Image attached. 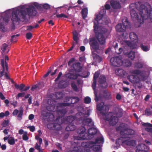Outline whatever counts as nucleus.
<instances>
[{"label":"nucleus","mask_w":152,"mask_h":152,"mask_svg":"<svg viewBox=\"0 0 152 152\" xmlns=\"http://www.w3.org/2000/svg\"><path fill=\"white\" fill-rule=\"evenodd\" d=\"M26 37L27 39H30L32 37V34L31 32L28 33L26 34Z\"/></svg>","instance_id":"nucleus-57"},{"label":"nucleus","mask_w":152,"mask_h":152,"mask_svg":"<svg viewBox=\"0 0 152 152\" xmlns=\"http://www.w3.org/2000/svg\"><path fill=\"white\" fill-rule=\"evenodd\" d=\"M112 7L114 9L120 8L121 5L118 2L114 0H112L110 2Z\"/></svg>","instance_id":"nucleus-25"},{"label":"nucleus","mask_w":152,"mask_h":152,"mask_svg":"<svg viewBox=\"0 0 152 152\" xmlns=\"http://www.w3.org/2000/svg\"><path fill=\"white\" fill-rule=\"evenodd\" d=\"M26 10L28 15L30 16H35L37 12L36 9L32 5L29 6Z\"/></svg>","instance_id":"nucleus-17"},{"label":"nucleus","mask_w":152,"mask_h":152,"mask_svg":"<svg viewBox=\"0 0 152 152\" xmlns=\"http://www.w3.org/2000/svg\"><path fill=\"white\" fill-rule=\"evenodd\" d=\"M99 73L98 72H95L93 77V80H97V79L99 77Z\"/></svg>","instance_id":"nucleus-56"},{"label":"nucleus","mask_w":152,"mask_h":152,"mask_svg":"<svg viewBox=\"0 0 152 152\" xmlns=\"http://www.w3.org/2000/svg\"><path fill=\"white\" fill-rule=\"evenodd\" d=\"M25 94V93L24 92L19 93L16 97V99H18L20 97H23Z\"/></svg>","instance_id":"nucleus-60"},{"label":"nucleus","mask_w":152,"mask_h":152,"mask_svg":"<svg viewBox=\"0 0 152 152\" xmlns=\"http://www.w3.org/2000/svg\"><path fill=\"white\" fill-rule=\"evenodd\" d=\"M140 12L139 15L133 9H131L130 11V13L132 19L133 20H137L138 25L135 24L136 27H139L140 24L144 23V20H146L150 18L151 21L152 22V10L151 8L148 10L147 7L143 4L141 5L139 8Z\"/></svg>","instance_id":"nucleus-1"},{"label":"nucleus","mask_w":152,"mask_h":152,"mask_svg":"<svg viewBox=\"0 0 152 152\" xmlns=\"http://www.w3.org/2000/svg\"><path fill=\"white\" fill-rule=\"evenodd\" d=\"M122 65L126 67H129L132 64L131 61L127 59L122 60Z\"/></svg>","instance_id":"nucleus-31"},{"label":"nucleus","mask_w":152,"mask_h":152,"mask_svg":"<svg viewBox=\"0 0 152 152\" xmlns=\"http://www.w3.org/2000/svg\"><path fill=\"white\" fill-rule=\"evenodd\" d=\"M94 144L93 145V150L94 151H99L101 147L100 145H95Z\"/></svg>","instance_id":"nucleus-41"},{"label":"nucleus","mask_w":152,"mask_h":152,"mask_svg":"<svg viewBox=\"0 0 152 152\" xmlns=\"http://www.w3.org/2000/svg\"><path fill=\"white\" fill-rule=\"evenodd\" d=\"M140 47L144 51L147 52L149 50V48L147 45H145L142 43H141L140 45Z\"/></svg>","instance_id":"nucleus-37"},{"label":"nucleus","mask_w":152,"mask_h":152,"mask_svg":"<svg viewBox=\"0 0 152 152\" xmlns=\"http://www.w3.org/2000/svg\"><path fill=\"white\" fill-rule=\"evenodd\" d=\"M99 86L100 87L103 88H106L107 87V84L106 82L105 76L103 75H101L98 81Z\"/></svg>","instance_id":"nucleus-13"},{"label":"nucleus","mask_w":152,"mask_h":152,"mask_svg":"<svg viewBox=\"0 0 152 152\" xmlns=\"http://www.w3.org/2000/svg\"><path fill=\"white\" fill-rule=\"evenodd\" d=\"M86 130V129L83 126H81L78 131V133H79L80 136L81 134H83Z\"/></svg>","instance_id":"nucleus-36"},{"label":"nucleus","mask_w":152,"mask_h":152,"mask_svg":"<svg viewBox=\"0 0 152 152\" xmlns=\"http://www.w3.org/2000/svg\"><path fill=\"white\" fill-rule=\"evenodd\" d=\"M94 58L96 60V61L99 63H100L102 60V57L97 54L95 55V56L94 57Z\"/></svg>","instance_id":"nucleus-40"},{"label":"nucleus","mask_w":152,"mask_h":152,"mask_svg":"<svg viewBox=\"0 0 152 152\" xmlns=\"http://www.w3.org/2000/svg\"><path fill=\"white\" fill-rule=\"evenodd\" d=\"M135 53L133 51H131L128 54V56L131 60H133L135 57Z\"/></svg>","instance_id":"nucleus-38"},{"label":"nucleus","mask_w":152,"mask_h":152,"mask_svg":"<svg viewBox=\"0 0 152 152\" xmlns=\"http://www.w3.org/2000/svg\"><path fill=\"white\" fill-rule=\"evenodd\" d=\"M126 71L120 68L118 69L117 70L115 71L116 75L118 76L121 77L124 76L126 75Z\"/></svg>","instance_id":"nucleus-26"},{"label":"nucleus","mask_w":152,"mask_h":152,"mask_svg":"<svg viewBox=\"0 0 152 152\" xmlns=\"http://www.w3.org/2000/svg\"><path fill=\"white\" fill-rule=\"evenodd\" d=\"M56 119L54 121V124H48L47 125V127L50 130H53V129H55L56 128V127L58 126V127H57V128H61V124H59V122H60L59 120H58V122H56Z\"/></svg>","instance_id":"nucleus-18"},{"label":"nucleus","mask_w":152,"mask_h":152,"mask_svg":"<svg viewBox=\"0 0 152 152\" xmlns=\"http://www.w3.org/2000/svg\"><path fill=\"white\" fill-rule=\"evenodd\" d=\"M58 111L59 112V113L61 114L63 116L67 112L66 110L65 109H62L59 110H58Z\"/></svg>","instance_id":"nucleus-53"},{"label":"nucleus","mask_w":152,"mask_h":152,"mask_svg":"<svg viewBox=\"0 0 152 152\" xmlns=\"http://www.w3.org/2000/svg\"><path fill=\"white\" fill-rule=\"evenodd\" d=\"M142 72L140 70L136 69L132 71V73L137 75H140L141 73Z\"/></svg>","instance_id":"nucleus-49"},{"label":"nucleus","mask_w":152,"mask_h":152,"mask_svg":"<svg viewBox=\"0 0 152 152\" xmlns=\"http://www.w3.org/2000/svg\"><path fill=\"white\" fill-rule=\"evenodd\" d=\"M123 24L119 23L116 26L115 28L117 31L118 32H123L122 36L124 38H126L128 36V34L125 32L126 28L129 25L128 19H125L122 20Z\"/></svg>","instance_id":"nucleus-5"},{"label":"nucleus","mask_w":152,"mask_h":152,"mask_svg":"<svg viewBox=\"0 0 152 152\" xmlns=\"http://www.w3.org/2000/svg\"><path fill=\"white\" fill-rule=\"evenodd\" d=\"M88 12V10L87 8L83 9L81 11V14L83 18V19L86 17Z\"/></svg>","instance_id":"nucleus-32"},{"label":"nucleus","mask_w":152,"mask_h":152,"mask_svg":"<svg viewBox=\"0 0 152 152\" xmlns=\"http://www.w3.org/2000/svg\"><path fill=\"white\" fill-rule=\"evenodd\" d=\"M136 152H148L149 148L145 145L141 144L136 147Z\"/></svg>","instance_id":"nucleus-15"},{"label":"nucleus","mask_w":152,"mask_h":152,"mask_svg":"<svg viewBox=\"0 0 152 152\" xmlns=\"http://www.w3.org/2000/svg\"><path fill=\"white\" fill-rule=\"evenodd\" d=\"M56 98L58 99H61L62 98L63 94L61 92H58L56 94Z\"/></svg>","instance_id":"nucleus-45"},{"label":"nucleus","mask_w":152,"mask_h":152,"mask_svg":"<svg viewBox=\"0 0 152 152\" xmlns=\"http://www.w3.org/2000/svg\"><path fill=\"white\" fill-rule=\"evenodd\" d=\"M8 142L11 145H13L15 143V141L14 137H11V139L8 140Z\"/></svg>","instance_id":"nucleus-44"},{"label":"nucleus","mask_w":152,"mask_h":152,"mask_svg":"<svg viewBox=\"0 0 152 152\" xmlns=\"http://www.w3.org/2000/svg\"><path fill=\"white\" fill-rule=\"evenodd\" d=\"M145 114L147 116L151 115L152 113V112L149 109H146L145 111Z\"/></svg>","instance_id":"nucleus-51"},{"label":"nucleus","mask_w":152,"mask_h":152,"mask_svg":"<svg viewBox=\"0 0 152 152\" xmlns=\"http://www.w3.org/2000/svg\"><path fill=\"white\" fill-rule=\"evenodd\" d=\"M62 75V73L61 72H60L59 74L58 75L57 77V78L55 79V82H57L60 79Z\"/></svg>","instance_id":"nucleus-62"},{"label":"nucleus","mask_w":152,"mask_h":152,"mask_svg":"<svg viewBox=\"0 0 152 152\" xmlns=\"http://www.w3.org/2000/svg\"><path fill=\"white\" fill-rule=\"evenodd\" d=\"M20 35L19 34H17L16 35H13L11 37V41L12 42H16L17 40V37Z\"/></svg>","instance_id":"nucleus-43"},{"label":"nucleus","mask_w":152,"mask_h":152,"mask_svg":"<svg viewBox=\"0 0 152 152\" xmlns=\"http://www.w3.org/2000/svg\"><path fill=\"white\" fill-rule=\"evenodd\" d=\"M58 86L60 88H63L66 87L67 84L65 81L63 80H61L59 82Z\"/></svg>","instance_id":"nucleus-33"},{"label":"nucleus","mask_w":152,"mask_h":152,"mask_svg":"<svg viewBox=\"0 0 152 152\" xmlns=\"http://www.w3.org/2000/svg\"><path fill=\"white\" fill-rule=\"evenodd\" d=\"M19 112V113L18 115V117L19 118H21L23 113V109L22 107L20 108L19 111L17 109L15 110L12 113V114L14 115L15 116L18 114Z\"/></svg>","instance_id":"nucleus-22"},{"label":"nucleus","mask_w":152,"mask_h":152,"mask_svg":"<svg viewBox=\"0 0 152 152\" xmlns=\"http://www.w3.org/2000/svg\"><path fill=\"white\" fill-rule=\"evenodd\" d=\"M97 80H94L93 83L92 84V88L94 90V91L96 88V84Z\"/></svg>","instance_id":"nucleus-58"},{"label":"nucleus","mask_w":152,"mask_h":152,"mask_svg":"<svg viewBox=\"0 0 152 152\" xmlns=\"http://www.w3.org/2000/svg\"><path fill=\"white\" fill-rule=\"evenodd\" d=\"M143 66V64L140 62L136 63L135 64V67L137 68H141Z\"/></svg>","instance_id":"nucleus-50"},{"label":"nucleus","mask_w":152,"mask_h":152,"mask_svg":"<svg viewBox=\"0 0 152 152\" xmlns=\"http://www.w3.org/2000/svg\"><path fill=\"white\" fill-rule=\"evenodd\" d=\"M80 99L79 98L74 96L72 97L71 101H70V102L71 104H75L77 103L79 101Z\"/></svg>","instance_id":"nucleus-39"},{"label":"nucleus","mask_w":152,"mask_h":152,"mask_svg":"<svg viewBox=\"0 0 152 152\" xmlns=\"http://www.w3.org/2000/svg\"><path fill=\"white\" fill-rule=\"evenodd\" d=\"M117 118L116 116H112L111 118H110V119H107V120L109 121L110 120V123H111V122L113 121V120H115V121H114V123L113 124H112V125L113 126L115 125L118 122V120L117 119Z\"/></svg>","instance_id":"nucleus-35"},{"label":"nucleus","mask_w":152,"mask_h":152,"mask_svg":"<svg viewBox=\"0 0 152 152\" xmlns=\"http://www.w3.org/2000/svg\"><path fill=\"white\" fill-rule=\"evenodd\" d=\"M9 120H4V121L2 124H1V126L3 127H6L8 124L9 123Z\"/></svg>","instance_id":"nucleus-54"},{"label":"nucleus","mask_w":152,"mask_h":152,"mask_svg":"<svg viewBox=\"0 0 152 152\" xmlns=\"http://www.w3.org/2000/svg\"><path fill=\"white\" fill-rule=\"evenodd\" d=\"M128 79L130 81L133 83L134 84L136 82L140 80V78L137 76L133 75H130L127 77Z\"/></svg>","instance_id":"nucleus-20"},{"label":"nucleus","mask_w":152,"mask_h":152,"mask_svg":"<svg viewBox=\"0 0 152 152\" xmlns=\"http://www.w3.org/2000/svg\"><path fill=\"white\" fill-rule=\"evenodd\" d=\"M106 107V106L104 105V103L101 102L97 105L96 108L98 110L100 111L101 113H102L103 115H105L106 114L105 113H103L102 111L103 110L104 108Z\"/></svg>","instance_id":"nucleus-23"},{"label":"nucleus","mask_w":152,"mask_h":152,"mask_svg":"<svg viewBox=\"0 0 152 152\" xmlns=\"http://www.w3.org/2000/svg\"><path fill=\"white\" fill-rule=\"evenodd\" d=\"M79 116H80V113H77L76 116L70 115L65 118L62 116H59L56 119V122H58L57 121L59 120L60 122L58 123L61 125L63 123L67 124L69 123L72 124V122L75 121L76 124H77L76 120L78 119V117H79Z\"/></svg>","instance_id":"nucleus-4"},{"label":"nucleus","mask_w":152,"mask_h":152,"mask_svg":"<svg viewBox=\"0 0 152 152\" xmlns=\"http://www.w3.org/2000/svg\"><path fill=\"white\" fill-rule=\"evenodd\" d=\"M72 97H69L66 96L65 98V102L67 103H58L57 105L56 106V102L54 100L51 99L50 100V104L47 107V109L49 111H54L56 110H55V108L56 107H62L69 106L70 105L71 103L70 101H71Z\"/></svg>","instance_id":"nucleus-2"},{"label":"nucleus","mask_w":152,"mask_h":152,"mask_svg":"<svg viewBox=\"0 0 152 152\" xmlns=\"http://www.w3.org/2000/svg\"><path fill=\"white\" fill-rule=\"evenodd\" d=\"M112 65L115 67H118L122 65V60L121 56H115L112 58L110 60Z\"/></svg>","instance_id":"nucleus-11"},{"label":"nucleus","mask_w":152,"mask_h":152,"mask_svg":"<svg viewBox=\"0 0 152 152\" xmlns=\"http://www.w3.org/2000/svg\"><path fill=\"white\" fill-rule=\"evenodd\" d=\"M56 17L58 18L64 17V18H68L67 15L63 13H61L60 14H57Z\"/></svg>","instance_id":"nucleus-52"},{"label":"nucleus","mask_w":152,"mask_h":152,"mask_svg":"<svg viewBox=\"0 0 152 152\" xmlns=\"http://www.w3.org/2000/svg\"><path fill=\"white\" fill-rule=\"evenodd\" d=\"M72 33L73 35V39L75 41V43L77 44L78 43V41L79 39V38L78 37V33L76 30L73 31Z\"/></svg>","instance_id":"nucleus-30"},{"label":"nucleus","mask_w":152,"mask_h":152,"mask_svg":"<svg viewBox=\"0 0 152 152\" xmlns=\"http://www.w3.org/2000/svg\"><path fill=\"white\" fill-rule=\"evenodd\" d=\"M88 42L91 50L98 53L97 51L99 50V45L95 37L89 38Z\"/></svg>","instance_id":"nucleus-10"},{"label":"nucleus","mask_w":152,"mask_h":152,"mask_svg":"<svg viewBox=\"0 0 152 152\" xmlns=\"http://www.w3.org/2000/svg\"><path fill=\"white\" fill-rule=\"evenodd\" d=\"M71 86L73 89L75 91H77L78 90V88L76 85L75 83H71Z\"/></svg>","instance_id":"nucleus-48"},{"label":"nucleus","mask_w":152,"mask_h":152,"mask_svg":"<svg viewBox=\"0 0 152 152\" xmlns=\"http://www.w3.org/2000/svg\"><path fill=\"white\" fill-rule=\"evenodd\" d=\"M42 115L44 119H48L51 118H53L54 116L53 114L50 112L46 111H43L42 113Z\"/></svg>","instance_id":"nucleus-21"},{"label":"nucleus","mask_w":152,"mask_h":152,"mask_svg":"<svg viewBox=\"0 0 152 152\" xmlns=\"http://www.w3.org/2000/svg\"><path fill=\"white\" fill-rule=\"evenodd\" d=\"M104 142V139L102 137H98L95 140L94 144L96 143H103Z\"/></svg>","instance_id":"nucleus-34"},{"label":"nucleus","mask_w":152,"mask_h":152,"mask_svg":"<svg viewBox=\"0 0 152 152\" xmlns=\"http://www.w3.org/2000/svg\"><path fill=\"white\" fill-rule=\"evenodd\" d=\"M130 139V137L128 136H122L116 140V143L119 145L122 143H125L129 146H134L135 143V141L133 140H129Z\"/></svg>","instance_id":"nucleus-8"},{"label":"nucleus","mask_w":152,"mask_h":152,"mask_svg":"<svg viewBox=\"0 0 152 152\" xmlns=\"http://www.w3.org/2000/svg\"><path fill=\"white\" fill-rule=\"evenodd\" d=\"M131 42H137L138 37L137 34L134 32H132L130 33L129 34Z\"/></svg>","instance_id":"nucleus-24"},{"label":"nucleus","mask_w":152,"mask_h":152,"mask_svg":"<svg viewBox=\"0 0 152 152\" xmlns=\"http://www.w3.org/2000/svg\"><path fill=\"white\" fill-rule=\"evenodd\" d=\"M94 144V142L88 141L82 142L81 146L84 148L85 150L87 152H89L90 151V148L93 147Z\"/></svg>","instance_id":"nucleus-16"},{"label":"nucleus","mask_w":152,"mask_h":152,"mask_svg":"<svg viewBox=\"0 0 152 152\" xmlns=\"http://www.w3.org/2000/svg\"><path fill=\"white\" fill-rule=\"evenodd\" d=\"M121 135L124 136L126 135H132L134 134V131L131 129L125 128L121 130L120 132Z\"/></svg>","instance_id":"nucleus-14"},{"label":"nucleus","mask_w":152,"mask_h":152,"mask_svg":"<svg viewBox=\"0 0 152 152\" xmlns=\"http://www.w3.org/2000/svg\"><path fill=\"white\" fill-rule=\"evenodd\" d=\"M106 13V10L105 9H103L101 10L99 13L98 14H96V18H95V20L98 22L97 24L98 25V22L100 20L102 19L103 17V14H104ZM95 23L94 22V23Z\"/></svg>","instance_id":"nucleus-19"},{"label":"nucleus","mask_w":152,"mask_h":152,"mask_svg":"<svg viewBox=\"0 0 152 152\" xmlns=\"http://www.w3.org/2000/svg\"><path fill=\"white\" fill-rule=\"evenodd\" d=\"M133 42H131L129 41H125V44L132 49H134L137 47V45Z\"/></svg>","instance_id":"nucleus-27"},{"label":"nucleus","mask_w":152,"mask_h":152,"mask_svg":"<svg viewBox=\"0 0 152 152\" xmlns=\"http://www.w3.org/2000/svg\"><path fill=\"white\" fill-rule=\"evenodd\" d=\"M27 132H25L22 136V138L23 140L26 141L28 140V137L27 136Z\"/></svg>","instance_id":"nucleus-47"},{"label":"nucleus","mask_w":152,"mask_h":152,"mask_svg":"<svg viewBox=\"0 0 152 152\" xmlns=\"http://www.w3.org/2000/svg\"><path fill=\"white\" fill-rule=\"evenodd\" d=\"M25 87V85L23 84H21L19 85V89L21 91H23V88Z\"/></svg>","instance_id":"nucleus-64"},{"label":"nucleus","mask_w":152,"mask_h":152,"mask_svg":"<svg viewBox=\"0 0 152 152\" xmlns=\"http://www.w3.org/2000/svg\"><path fill=\"white\" fill-rule=\"evenodd\" d=\"M104 95L106 96V97L107 98L109 99L110 94L109 92H107L106 91L104 92Z\"/></svg>","instance_id":"nucleus-61"},{"label":"nucleus","mask_w":152,"mask_h":152,"mask_svg":"<svg viewBox=\"0 0 152 152\" xmlns=\"http://www.w3.org/2000/svg\"><path fill=\"white\" fill-rule=\"evenodd\" d=\"M51 71L52 70L51 69V67H50L49 68L48 71L43 76L44 77H47L49 75V74L51 73Z\"/></svg>","instance_id":"nucleus-63"},{"label":"nucleus","mask_w":152,"mask_h":152,"mask_svg":"<svg viewBox=\"0 0 152 152\" xmlns=\"http://www.w3.org/2000/svg\"><path fill=\"white\" fill-rule=\"evenodd\" d=\"M81 114L82 115L78 117V119L76 120L77 124L89 126H94V122L91 118H84V114Z\"/></svg>","instance_id":"nucleus-7"},{"label":"nucleus","mask_w":152,"mask_h":152,"mask_svg":"<svg viewBox=\"0 0 152 152\" xmlns=\"http://www.w3.org/2000/svg\"><path fill=\"white\" fill-rule=\"evenodd\" d=\"M94 31L96 34V39L98 40L101 45H104L106 42V39L104 35L101 33H99L98 30V25L94 23Z\"/></svg>","instance_id":"nucleus-9"},{"label":"nucleus","mask_w":152,"mask_h":152,"mask_svg":"<svg viewBox=\"0 0 152 152\" xmlns=\"http://www.w3.org/2000/svg\"><path fill=\"white\" fill-rule=\"evenodd\" d=\"M27 12L25 10L17 9L14 10L12 12L11 20L12 23L20 21V19L25 20L26 19Z\"/></svg>","instance_id":"nucleus-3"},{"label":"nucleus","mask_w":152,"mask_h":152,"mask_svg":"<svg viewBox=\"0 0 152 152\" xmlns=\"http://www.w3.org/2000/svg\"><path fill=\"white\" fill-rule=\"evenodd\" d=\"M76 128L75 126L72 124H69L68 125L66 128V130L67 131H73L75 130Z\"/></svg>","instance_id":"nucleus-28"},{"label":"nucleus","mask_w":152,"mask_h":152,"mask_svg":"<svg viewBox=\"0 0 152 152\" xmlns=\"http://www.w3.org/2000/svg\"><path fill=\"white\" fill-rule=\"evenodd\" d=\"M43 7L46 10H49L50 9V6L47 4H44L43 5Z\"/></svg>","instance_id":"nucleus-59"},{"label":"nucleus","mask_w":152,"mask_h":152,"mask_svg":"<svg viewBox=\"0 0 152 152\" xmlns=\"http://www.w3.org/2000/svg\"><path fill=\"white\" fill-rule=\"evenodd\" d=\"M5 60L4 59H2L1 60V66L2 68V71L0 72V77H1L3 75H4V71L5 70L8 72V67L7 63L6 62V60H8L9 58L7 56H6L5 57Z\"/></svg>","instance_id":"nucleus-12"},{"label":"nucleus","mask_w":152,"mask_h":152,"mask_svg":"<svg viewBox=\"0 0 152 152\" xmlns=\"http://www.w3.org/2000/svg\"><path fill=\"white\" fill-rule=\"evenodd\" d=\"M79 75L77 74H74L72 73H68L66 75V77L71 79H76L78 77Z\"/></svg>","instance_id":"nucleus-29"},{"label":"nucleus","mask_w":152,"mask_h":152,"mask_svg":"<svg viewBox=\"0 0 152 152\" xmlns=\"http://www.w3.org/2000/svg\"><path fill=\"white\" fill-rule=\"evenodd\" d=\"M142 125L144 127H152V124L150 123H142Z\"/></svg>","instance_id":"nucleus-55"},{"label":"nucleus","mask_w":152,"mask_h":152,"mask_svg":"<svg viewBox=\"0 0 152 152\" xmlns=\"http://www.w3.org/2000/svg\"><path fill=\"white\" fill-rule=\"evenodd\" d=\"M134 85L136 88L138 89L141 88L142 87V84L140 82V79L139 81L137 82Z\"/></svg>","instance_id":"nucleus-42"},{"label":"nucleus","mask_w":152,"mask_h":152,"mask_svg":"<svg viewBox=\"0 0 152 152\" xmlns=\"http://www.w3.org/2000/svg\"><path fill=\"white\" fill-rule=\"evenodd\" d=\"M88 134H85L81 137L74 136V139L77 140H89L93 138L94 136L96 134L97 132V129L95 128L92 127L89 129L88 131Z\"/></svg>","instance_id":"nucleus-6"},{"label":"nucleus","mask_w":152,"mask_h":152,"mask_svg":"<svg viewBox=\"0 0 152 152\" xmlns=\"http://www.w3.org/2000/svg\"><path fill=\"white\" fill-rule=\"evenodd\" d=\"M91 99L88 96L85 97L84 99V103L86 104H89L91 102Z\"/></svg>","instance_id":"nucleus-46"}]
</instances>
